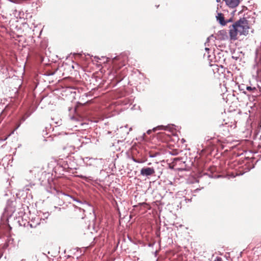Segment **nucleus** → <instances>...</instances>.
Listing matches in <instances>:
<instances>
[{"instance_id":"10","label":"nucleus","mask_w":261,"mask_h":261,"mask_svg":"<svg viewBox=\"0 0 261 261\" xmlns=\"http://www.w3.org/2000/svg\"><path fill=\"white\" fill-rule=\"evenodd\" d=\"M116 247H114V249L113 250V251H115L116 250Z\"/></svg>"},{"instance_id":"6","label":"nucleus","mask_w":261,"mask_h":261,"mask_svg":"<svg viewBox=\"0 0 261 261\" xmlns=\"http://www.w3.org/2000/svg\"><path fill=\"white\" fill-rule=\"evenodd\" d=\"M166 126H163V125H161V126H158V127H156V128H154L153 129L154 131L156 130H161V129H166Z\"/></svg>"},{"instance_id":"13","label":"nucleus","mask_w":261,"mask_h":261,"mask_svg":"<svg viewBox=\"0 0 261 261\" xmlns=\"http://www.w3.org/2000/svg\"><path fill=\"white\" fill-rule=\"evenodd\" d=\"M120 241H119L118 242V244H117V245H119V244H120Z\"/></svg>"},{"instance_id":"1","label":"nucleus","mask_w":261,"mask_h":261,"mask_svg":"<svg viewBox=\"0 0 261 261\" xmlns=\"http://www.w3.org/2000/svg\"><path fill=\"white\" fill-rule=\"evenodd\" d=\"M248 21L243 18L240 19L229 27V38L230 41L238 39L242 35L246 36L249 33Z\"/></svg>"},{"instance_id":"11","label":"nucleus","mask_w":261,"mask_h":261,"mask_svg":"<svg viewBox=\"0 0 261 261\" xmlns=\"http://www.w3.org/2000/svg\"><path fill=\"white\" fill-rule=\"evenodd\" d=\"M122 80V78L120 79L119 80H118V82H119V81H121Z\"/></svg>"},{"instance_id":"7","label":"nucleus","mask_w":261,"mask_h":261,"mask_svg":"<svg viewBox=\"0 0 261 261\" xmlns=\"http://www.w3.org/2000/svg\"><path fill=\"white\" fill-rule=\"evenodd\" d=\"M246 89L248 91H252L255 90L256 88L255 87L252 88L251 87L248 86L247 87Z\"/></svg>"},{"instance_id":"14","label":"nucleus","mask_w":261,"mask_h":261,"mask_svg":"<svg viewBox=\"0 0 261 261\" xmlns=\"http://www.w3.org/2000/svg\"><path fill=\"white\" fill-rule=\"evenodd\" d=\"M150 132V130H148L147 133H149Z\"/></svg>"},{"instance_id":"2","label":"nucleus","mask_w":261,"mask_h":261,"mask_svg":"<svg viewBox=\"0 0 261 261\" xmlns=\"http://www.w3.org/2000/svg\"><path fill=\"white\" fill-rule=\"evenodd\" d=\"M154 169L150 167L143 168L140 171V174L143 176H150L154 174Z\"/></svg>"},{"instance_id":"12","label":"nucleus","mask_w":261,"mask_h":261,"mask_svg":"<svg viewBox=\"0 0 261 261\" xmlns=\"http://www.w3.org/2000/svg\"><path fill=\"white\" fill-rule=\"evenodd\" d=\"M220 1V0H217V2H219Z\"/></svg>"},{"instance_id":"9","label":"nucleus","mask_w":261,"mask_h":261,"mask_svg":"<svg viewBox=\"0 0 261 261\" xmlns=\"http://www.w3.org/2000/svg\"><path fill=\"white\" fill-rule=\"evenodd\" d=\"M216 261H222L221 258H218Z\"/></svg>"},{"instance_id":"3","label":"nucleus","mask_w":261,"mask_h":261,"mask_svg":"<svg viewBox=\"0 0 261 261\" xmlns=\"http://www.w3.org/2000/svg\"><path fill=\"white\" fill-rule=\"evenodd\" d=\"M226 4L230 8H234L237 7L239 3V0H224Z\"/></svg>"},{"instance_id":"4","label":"nucleus","mask_w":261,"mask_h":261,"mask_svg":"<svg viewBox=\"0 0 261 261\" xmlns=\"http://www.w3.org/2000/svg\"><path fill=\"white\" fill-rule=\"evenodd\" d=\"M217 20L222 25H225L226 24V22L224 20L223 14L221 13H218L216 16Z\"/></svg>"},{"instance_id":"5","label":"nucleus","mask_w":261,"mask_h":261,"mask_svg":"<svg viewBox=\"0 0 261 261\" xmlns=\"http://www.w3.org/2000/svg\"><path fill=\"white\" fill-rule=\"evenodd\" d=\"M218 35L221 36V38L223 39V40H225V39H226V38H228V36L227 35V33L224 30L220 31L219 32Z\"/></svg>"},{"instance_id":"8","label":"nucleus","mask_w":261,"mask_h":261,"mask_svg":"<svg viewBox=\"0 0 261 261\" xmlns=\"http://www.w3.org/2000/svg\"><path fill=\"white\" fill-rule=\"evenodd\" d=\"M12 244V242H10V240H9L7 245H10Z\"/></svg>"}]
</instances>
